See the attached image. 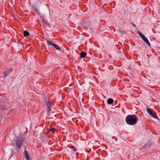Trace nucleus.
Returning a JSON list of instances; mask_svg holds the SVG:
<instances>
[{
  "mask_svg": "<svg viewBox=\"0 0 160 160\" xmlns=\"http://www.w3.org/2000/svg\"><path fill=\"white\" fill-rule=\"evenodd\" d=\"M138 120V118L135 115H128L126 118V123L130 125L135 124Z\"/></svg>",
  "mask_w": 160,
  "mask_h": 160,
  "instance_id": "1",
  "label": "nucleus"
},
{
  "mask_svg": "<svg viewBox=\"0 0 160 160\" xmlns=\"http://www.w3.org/2000/svg\"><path fill=\"white\" fill-rule=\"evenodd\" d=\"M24 140V139L22 138H18L16 140V145L18 148H21Z\"/></svg>",
  "mask_w": 160,
  "mask_h": 160,
  "instance_id": "2",
  "label": "nucleus"
},
{
  "mask_svg": "<svg viewBox=\"0 0 160 160\" xmlns=\"http://www.w3.org/2000/svg\"><path fill=\"white\" fill-rule=\"evenodd\" d=\"M147 111L148 113L152 117L156 119H158V117L156 113L155 112H153L150 108H148L147 109Z\"/></svg>",
  "mask_w": 160,
  "mask_h": 160,
  "instance_id": "3",
  "label": "nucleus"
},
{
  "mask_svg": "<svg viewBox=\"0 0 160 160\" xmlns=\"http://www.w3.org/2000/svg\"><path fill=\"white\" fill-rule=\"evenodd\" d=\"M45 102L47 106V111L48 113L51 111V103L48 98L45 99Z\"/></svg>",
  "mask_w": 160,
  "mask_h": 160,
  "instance_id": "4",
  "label": "nucleus"
},
{
  "mask_svg": "<svg viewBox=\"0 0 160 160\" xmlns=\"http://www.w3.org/2000/svg\"><path fill=\"white\" fill-rule=\"evenodd\" d=\"M23 156L27 160H29L30 156L29 155L28 151L25 150L23 153Z\"/></svg>",
  "mask_w": 160,
  "mask_h": 160,
  "instance_id": "5",
  "label": "nucleus"
},
{
  "mask_svg": "<svg viewBox=\"0 0 160 160\" xmlns=\"http://www.w3.org/2000/svg\"><path fill=\"white\" fill-rule=\"evenodd\" d=\"M11 72V71L9 70H8L3 73V78H6L7 76H8Z\"/></svg>",
  "mask_w": 160,
  "mask_h": 160,
  "instance_id": "6",
  "label": "nucleus"
},
{
  "mask_svg": "<svg viewBox=\"0 0 160 160\" xmlns=\"http://www.w3.org/2000/svg\"><path fill=\"white\" fill-rule=\"evenodd\" d=\"M46 41L48 44L49 45H50L53 47L55 44L52 41H50L48 39H47Z\"/></svg>",
  "mask_w": 160,
  "mask_h": 160,
  "instance_id": "7",
  "label": "nucleus"
},
{
  "mask_svg": "<svg viewBox=\"0 0 160 160\" xmlns=\"http://www.w3.org/2000/svg\"><path fill=\"white\" fill-rule=\"evenodd\" d=\"M142 39L149 46H150V44L149 41L145 37H144Z\"/></svg>",
  "mask_w": 160,
  "mask_h": 160,
  "instance_id": "8",
  "label": "nucleus"
},
{
  "mask_svg": "<svg viewBox=\"0 0 160 160\" xmlns=\"http://www.w3.org/2000/svg\"><path fill=\"white\" fill-rule=\"evenodd\" d=\"M113 100L112 99L109 98L107 100V103L109 104H111L113 103Z\"/></svg>",
  "mask_w": 160,
  "mask_h": 160,
  "instance_id": "9",
  "label": "nucleus"
},
{
  "mask_svg": "<svg viewBox=\"0 0 160 160\" xmlns=\"http://www.w3.org/2000/svg\"><path fill=\"white\" fill-rule=\"evenodd\" d=\"M87 53L86 52H82L80 53V56L82 58H84L86 55Z\"/></svg>",
  "mask_w": 160,
  "mask_h": 160,
  "instance_id": "10",
  "label": "nucleus"
},
{
  "mask_svg": "<svg viewBox=\"0 0 160 160\" xmlns=\"http://www.w3.org/2000/svg\"><path fill=\"white\" fill-rule=\"evenodd\" d=\"M53 47H54L56 50L61 51L60 47L58 45L54 44V45Z\"/></svg>",
  "mask_w": 160,
  "mask_h": 160,
  "instance_id": "11",
  "label": "nucleus"
},
{
  "mask_svg": "<svg viewBox=\"0 0 160 160\" xmlns=\"http://www.w3.org/2000/svg\"><path fill=\"white\" fill-rule=\"evenodd\" d=\"M29 34V33L26 31H25L23 32V35L24 37H26L28 36Z\"/></svg>",
  "mask_w": 160,
  "mask_h": 160,
  "instance_id": "12",
  "label": "nucleus"
},
{
  "mask_svg": "<svg viewBox=\"0 0 160 160\" xmlns=\"http://www.w3.org/2000/svg\"><path fill=\"white\" fill-rule=\"evenodd\" d=\"M138 34L142 38H143L145 36L140 31H138Z\"/></svg>",
  "mask_w": 160,
  "mask_h": 160,
  "instance_id": "13",
  "label": "nucleus"
},
{
  "mask_svg": "<svg viewBox=\"0 0 160 160\" xmlns=\"http://www.w3.org/2000/svg\"><path fill=\"white\" fill-rule=\"evenodd\" d=\"M74 152H76L77 151V149L74 146H71L70 147Z\"/></svg>",
  "mask_w": 160,
  "mask_h": 160,
  "instance_id": "14",
  "label": "nucleus"
},
{
  "mask_svg": "<svg viewBox=\"0 0 160 160\" xmlns=\"http://www.w3.org/2000/svg\"><path fill=\"white\" fill-rule=\"evenodd\" d=\"M0 108L2 109L4 108V106L3 104L2 103L0 105Z\"/></svg>",
  "mask_w": 160,
  "mask_h": 160,
  "instance_id": "15",
  "label": "nucleus"
},
{
  "mask_svg": "<svg viewBox=\"0 0 160 160\" xmlns=\"http://www.w3.org/2000/svg\"><path fill=\"white\" fill-rule=\"evenodd\" d=\"M50 130L53 133H54L55 131V129L54 128H52L50 129Z\"/></svg>",
  "mask_w": 160,
  "mask_h": 160,
  "instance_id": "16",
  "label": "nucleus"
},
{
  "mask_svg": "<svg viewBox=\"0 0 160 160\" xmlns=\"http://www.w3.org/2000/svg\"><path fill=\"white\" fill-rule=\"evenodd\" d=\"M42 21L45 24H46L47 23V20L45 19H42Z\"/></svg>",
  "mask_w": 160,
  "mask_h": 160,
  "instance_id": "17",
  "label": "nucleus"
},
{
  "mask_svg": "<svg viewBox=\"0 0 160 160\" xmlns=\"http://www.w3.org/2000/svg\"><path fill=\"white\" fill-rule=\"evenodd\" d=\"M7 111H6V113H7L8 114H9L11 112V110H10V111H9V112H7Z\"/></svg>",
  "mask_w": 160,
  "mask_h": 160,
  "instance_id": "18",
  "label": "nucleus"
},
{
  "mask_svg": "<svg viewBox=\"0 0 160 160\" xmlns=\"http://www.w3.org/2000/svg\"><path fill=\"white\" fill-rule=\"evenodd\" d=\"M132 25L135 27H136V26L134 24H133L132 23Z\"/></svg>",
  "mask_w": 160,
  "mask_h": 160,
  "instance_id": "19",
  "label": "nucleus"
}]
</instances>
